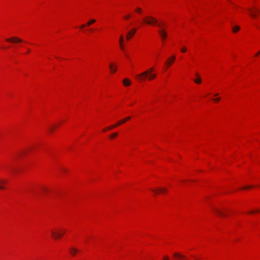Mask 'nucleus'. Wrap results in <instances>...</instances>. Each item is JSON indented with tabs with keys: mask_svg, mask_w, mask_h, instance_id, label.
<instances>
[{
	"mask_svg": "<svg viewBox=\"0 0 260 260\" xmlns=\"http://www.w3.org/2000/svg\"><path fill=\"white\" fill-rule=\"evenodd\" d=\"M252 186H244L243 187H242L241 189H248V188H252Z\"/></svg>",
	"mask_w": 260,
	"mask_h": 260,
	"instance_id": "obj_26",
	"label": "nucleus"
},
{
	"mask_svg": "<svg viewBox=\"0 0 260 260\" xmlns=\"http://www.w3.org/2000/svg\"><path fill=\"white\" fill-rule=\"evenodd\" d=\"M63 171H66V169H63Z\"/></svg>",
	"mask_w": 260,
	"mask_h": 260,
	"instance_id": "obj_40",
	"label": "nucleus"
},
{
	"mask_svg": "<svg viewBox=\"0 0 260 260\" xmlns=\"http://www.w3.org/2000/svg\"><path fill=\"white\" fill-rule=\"evenodd\" d=\"M155 194H158V193H166L167 192V189L166 188H157L156 189H151Z\"/></svg>",
	"mask_w": 260,
	"mask_h": 260,
	"instance_id": "obj_7",
	"label": "nucleus"
},
{
	"mask_svg": "<svg viewBox=\"0 0 260 260\" xmlns=\"http://www.w3.org/2000/svg\"><path fill=\"white\" fill-rule=\"evenodd\" d=\"M249 11L250 12L249 14L252 18H255L257 16V13L259 12V10L258 9H249Z\"/></svg>",
	"mask_w": 260,
	"mask_h": 260,
	"instance_id": "obj_9",
	"label": "nucleus"
},
{
	"mask_svg": "<svg viewBox=\"0 0 260 260\" xmlns=\"http://www.w3.org/2000/svg\"><path fill=\"white\" fill-rule=\"evenodd\" d=\"M96 22V19H90L86 23V25L88 26H90L92 24Z\"/></svg>",
	"mask_w": 260,
	"mask_h": 260,
	"instance_id": "obj_15",
	"label": "nucleus"
},
{
	"mask_svg": "<svg viewBox=\"0 0 260 260\" xmlns=\"http://www.w3.org/2000/svg\"><path fill=\"white\" fill-rule=\"evenodd\" d=\"M130 34V32H128L127 34V39L128 40L129 39V35Z\"/></svg>",
	"mask_w": 260,
	"mask_h": 260,
	"instance_id": "obj_33",
	"label": "nucleus"
},
{
	"mask_svg": "<svg viewBox=\"0 0 260 260\" xmlns=\"http://www.w3.org/2000/svg\"><path fill=\"white\" fill-rule=\"evenodd\" d=\"M121 124L120 121L119 120L116 123H115L113 125H112V126H114V128Z\"/></svg>",
	"mask_w": 260,
	"mask_h": 260,
	"instance_id": "obj_24",
	"label": "nucleus"
},
{
	"mask_svg": "<svg viewBox=\"0 0 260 260\" xmlns=\"http://www.w3.org/2000/svg\"><path fill=\"white\" fill-rule=\"evenodd\" d=\"M117 136H118V133H113V134H112V135H110V138L112 139H114V138L116 137Z\"/></svg>",
	"mask_w": 260,
	"mask_h": 260,
	"instance_id": "obj_21",
	"label": "nucleus"
},
{
	"mask_svg": "<svg viewBox=\"0 0 260 260\" xmlns=\"http://www.w3.org/2000/svg\"><path fill=\"white\" fill-rule=\"evenodd\" d=\"M136 11L138 13H141L142 12V10L140 8H137L136 9Z\"/></svg>",
	"mask_w": 260,
	"mask_h": 260,
	"instance_id": "obj_28",
	"label": "nucleus"
},
{
	"mask_svg": "<svg viewBox=\"0 0 260 260\" xmlns=\"http://www.w3.org/2000/svg\"><path fill=\"white\" fill-rule=\"evenodd\" d=\"M215 212H216V213L219 215V216H225V214L222 211L218 209H215Z\"/></svg>",
	"mask_w": 260,
	"mask_h": 260,
	"instance_id": "obj_14",
	"label": "nucleus"
},
{
	"mask_svg": "<svg viewBox=\"0 0 260 260\" xmlns=\"http://www.w3.org/2000/svg\"><path fill=\"white\" fill-rule=\"evenodd\" d=\"M163 260H170V259H169V257L168 256H165L164 257Z\"/></svg>",
	"mask_w": 260,
	"mask_h": 260,
	"instance_id": "obj_30",
	"label": "nucleus"
},
{
	"mask_svg": "<svg viewBox=\"0 0 260 260\" xmlns=\"http://www.w3.org/2000/svg\"><path fill=\"white\" fill-rule=\"evenodd\" d=\"M7 181L5 179H0V189H5V185L7 183Z\"/></svg>",
	"mask_w": 260,
	"mask_h": 260,
	"instance_id": "obj_12",
	"label": "nucleus"
},
{
	"mask_svg": "<svg viewBox=\"0 0 260 260\" xmlns=\"http://www.w3.org/2000/svg\"><path fill=\"white\" fill-rule=\"evenodd\" d=\"M196 76L198 77V78L195 79L194 80V82L197 83V84H200L201 83V78L199 77V75L198 74H196Z\"/></svg>",
	"mask_w": 260,
	"mask_h": 260,
	"instance_id": "obj_18",
	"label": "nucleus"
},
{
	"mask_svg": "<svg viewBox=\"0 0 260 260\" xmlns=\"http://www.w3.org/2000/svg\"><path fill=\"white\" fill-rule=\"evenodd\" d=\"M6 41L8 42H11L12 43H21L23 42V40L22 39L16 37L8 38L6 40Z\"/></svg>",
	"mask_w": 260,
	"mask_h": 260,
	"instance_id": "obj_4",
	"label": "nucleus"
},
{
	"mask_svg": "<svg viewBox=\"0 0 260 260\" xmlns=\"http://www.w3.org/2000/svg\"><path fill=\"white\" fill-rule=\"evenodd\" d=\"M233 31L236 32L240 30V27L239 26H235L233 27Z\"/></svg>",
	"mask_w": 260,
	"mask_h": 260,
	"instance_id": "obj_20",
	"label": "nucleus"
},
{
	"mask_svg": "<svg viewBox=\"0 0 260 260\" xmlns=\"http://www.w3.org/2000/svg\"><path fill=\"white\" fill-rule=\"evenodd\" d=\"M119 46H120V49L122 51L125 57H128V51L125 49L124 39H123V37L122 36H120V38L119 39Z\"/></svg>",
	"mask_w": 260,
	"mask_h": 260,
	"instance_id": "obj_3",
	"label": "nucleus"
},
{
	"mask_svg": "<svg viewBox=\"0 0 260 260\" xmlns=\"http://www.w3.org/2000/svg\"><path fill=\"white\" fill-rule=\"evenodd\" d=\"M109 68L112 74H114L117 71V67L116 64L114 63L110 62L109 65Z\"/></svg>",
	"mask_w": 260,
	"mask_h": 260,
	"instance_id": "obj_6",
	"label": "nucleus"
},
{
	"mask_svg": "<svg viewBox=\"0 0 260 260\" xmlns=\"http://www.w3.org/2000/svg\"><path fill=\"white\" fill-rule=\"evenodd\" d=\"M176 58V57L175 55H173L170 58H168L167 60V61L166 62V64L169 67L172 64V63L173 62V61L175 60Z\"/></svg>",
	"mask_w": 260,
	"mask_h": 260,
	"instance_id": "obj_11",
	"label": "nucleus"
},
{
	"mask_svg": "<svg viewBox=\"0 0 260 260\" xmlns=\"http://www.w3.org/2000/svg\"><path fill=\"white\" fill-rule=\"evenodd\" d=\"M260 54V51L259 52H258V53H257L256 54H255V56H257V55H258V54Z\"/></svg>",
	"mask_w": 260,
	"mask_h": 260,
	"instance_id": "obj_34",
	"label": "nucleus"
},
{
	"mask_svg": "<svg viewBox=\"0 0 260 260\" xmlns=\"http://www.w3.org/2000/svg\"><path fill=\"white\" fill-rule=\"evenodd\" d=\"M42 189H43V190L44 191H45H45H47V189H46V188H44V187H43V188H42Z\"/></svg>",
	"mask_w": 260,
	"mask_h": 260,
	"instance_id": "obj_32",
	"label": "nucleus"
},
{
	"mask_svg": "<svg viewBox=\"0 0 260 260\" xmlns=\"http://www.w3.org/2000/svg\"><path fill=\"white\" fill-rule=\"evenodd\" d=\"M55 128V126L54 125H52V126H50L49 128H48V131L51 133L53 131L54 129Z\"/></svg>",
	"mask_w": 260,
	"mask_h": 260,
	"instance_id": "obj_22",
	"label": "nucleus"
},
{
	"mask_svg": "<svg viewBox=\"0 0 260 260\" xmlns=\"http://www.w3.org/2000/svg\"><path fill=\"white\" fill-rule=\"evenodd\" d=\"M181 51L182 52H185L186 51V49L185 47H183V48L181 49Z\"/></svg>",
	"mask_w": 260,
	"mask_h": 260,
	"instance_id": "obj_29",
	"label": "nucleus"
},
{
	"mask_svg": "<svg viewBox=\"0 0 260 260\" xmlns=\"http://www.w3.org/2000/svg\"><path fill=\"white\" fill-rule=\"evenodd\" d=\"M173 256L178 260H186L185 256L179 253H175L173 254Z\"/></svg>",
	"mask_w": 260,
	"mask_h": 260,
	"instance_id": "obj_10",
	"label": "nucleus"
},
{
	"mask_svg": "<svg viewBox=\"0 0 260 260\" xmlns=\"http://www.w3.org/2000/svg\"><path fill=\"white\" fill-rule=\"evenodd\" d=\"M129 119H130V117H127L123 118V119H122L121 120H120L119 121H120L121 124H122L125 123L126 121H128Z\"/></svg>",
	"mask_w": 260,
	"mask_h": 260,
	"instance_id": "obj_19",
	"label": "nucleus"
},
{
	"mask_svg": "<svg viewBox=\"0 0 260 260\" xmlns=\"http://www.w3.org/2000/svg\"><path fill=\"white\" fill-rule=\"evenodd\" d=\"M30 51V49H27V53H29Z\"/></svg>",
	"mask_w": 260,
	"mask_h": 260,
	"instance_id": "obj_35",
	"label": "nucleus"
},
{
	"mask_svg": "<svg viewBox=\"0 0 260 260\" xmlns=\"http://www.w3.org/2000/svg\"><path fill=\"white\" fill-rule=\"evenodd\" d=\"M136 31V29H131V37H132L133 35H134L135 34Z\"/></svg>",
	"mask_w": 260,
	"mask_h": 260,
	"instance_id": "obj_25",
	"label": "nucleus"
},
{
	"mask_svg": "<svg viewBox=\"0 0 260 260\" xmlns=\"http://www.w3.org/2000/svg\"><path fill=\"white\" fill-rule=\"evenodd\" d=\"M78 249L76 247H71L69 248V252L73 257L75 256L77 253L78 252Z\"/></svg>",
	"mask_w": 260,
	"mask_h": 260,
	"instance_id": "obj_8",
	"label": "nucleus"
},
{
	"mask_svg": "<svg viewBox=\"0 0 260 260\" xmlns=\"http://www.w3.org/2000/svg\"><path fill=\"white\" fill-rule=\"evenodd\" d=\"M159 34H160L161 39L162 40L165 39L167 37V32L163 30H159Z\"/></svg>",
	"mask_w": 260,
	"mask_h": 260,
	"instance_id": "obj_13",
	"label": "nucleus"
},
{
	"mask_svg": "<svg viewBox=\"0 0 260 260\" xmlns=\"http://www.w3.org/2000/svg\"><path fill=\"white\" fill-rule=\"evenodd\" d=\"M158 26H159V27H162V26H161L160 24H159V25H158Z\"/></svg>",
	"mask_w": 260,
	"mask_h": 260,
	"instance_id": "obj_38",
	"label": "nucleus"
},
{
	"mask_svg": "<svg viewBox=\"0 0 260 260\" xmlns=\"http://www.w3.org/2000/svg\"><path fill=\"white\" fill-rule=\"evenodd\" d=\"M123 84H124V86H128L130 85V81L127 78L126 79H124L123 80Z\"/></svg>",
	"mask_w": 260,
	"mask_h": 260,
	"instance_id": "obj_16",
	"label": "nucleus"
},
{
	"mask_svg": "<svg viewBox=\"0 0 260 260\" xmlns=\"http://www.w3.org/2000/svg\"><path fill=\"white\" fill-rule=\"evenodd\" d=\"M125 19H128V16H126V17H125Z\"/></svg>",
	"mask_w": 260,
	"mask_h": 260,
	"instance_id": "obj_37",
	"label": "nucleus"
},
{
	"mask_svg": "<svg viewBox=\"0 0 260 260\" xmlns=\"http://www.w3.org/2000/svg\"><path fill=\"white\" fill-rule=\"evenodd\" d=\"M144 21L145 23L148 24H156L157 21L154 18L151 17H147L144 19Z\"/></svg>",
	"mask_w": 260,
	"mask_h": 260,
	"instance_id": "obj_5",
	"label": "nucleus"
},
{
	"mask_svg": "<svg viewBox=\"0 0 260 260\" xmlns=\"http://www.w3.org/2000/svg\"><path fill=\"white\" fill-rule=\"evenodd\" d=\"M121 124L120 121L119 120L116 123H115L113 125H112V126H114V128Z\"/></svg>",
	"mask_w": 260,
	"mask_h": 260,
	"instance_id": "obj_23",
	"label": "nucleus"
},
{
	"mask_svg": "<svg viewBox=\"0 0 260 260\" xmlns=\"http://www.w3.org/2000/svg\"><path fill=\"white\" fill-rule=\"evenodd\" d=\"M153 68H150L148 70L146 71L141 74L137 75L136 78L139 81H144L147 77L148 78L149 80H152L156 77V75L151 74V72L153 71Z\"/></svg>",
	"mask_w": 260,
	"mask_h": 260,
	"instance_id": "obj_2",
	"label": "nucleus"
},
{
	"mask_svg": "<svg viewBox=\"0 0 260 260\" xmlns=\"http://www.w3.org/2000/svg\"><path fill=\"white\" fill-rule=\"evenodd\" d=\"M220 100V98H218L217 99H213V101H214L215 102H217V101H219Z\"/></svg>",
	"mask_w": 260,
	"mask_h": 260,
	"instance_id": "obj_31",
	"label": "nucleus"
},
{
	"mask_svg": "<svg viewBox=\"0 0 260 260\" xmlns=\"http://www.w3.org/2000/svg\"><path fill=\"white\" fill-rule=\"evenodd\" d=\"M218 95V93H215V94H214V95H215V96H217Z\"/></svg>",
	"mask_w": 260,
	"mask_h": 260,
	"instance_id": "obj_36",
	"label": "nucleus"
},
{
	"mask_svg": "<svg viewBox=\"0 0 260 260\" xmlns=\"http://www.w3.org/2000/svg\"><path fill=\"white\" fill-rule=\"evenodd\" d=\"M86 26H87V25H86V24H82V25L80 26V29H83V28H85Z\"/></svg>",
	"mask_w": 260,
	"mask_h": 260,
	"instance_id": "obj_27",
	"label": "nucleus"
},
{
	"mask_svg": "<svg viewBox=\"0 0 260 260\" xmlns=\"http://www.w3.org/2000/svg\"><path fill=\"white\" fill-rule=\"evenodd\" d=\"M67 230L62 227H58L51 230L50 232L53 239L55 240L61 239L66 234Z\"/></svg>",
	"mask_w": 260,
	"mask_h": 260,
	"instance_id": "obj_1",
	"label": "nucleus"
},
{
	"mask_svg": "<svg viewBox=\"0 0 260 260\" xmlns=\"http://www.w3.org/2000/svg\"><path fill=\"white\" fill-rule=\"evenodd\" d=\"M253 212H254L253 211H250V212H249V213H253Z\"/></svg>",
	"mask_w": 260,
	"mask_h": 260,
	"instance_id": "obj_39",
	"label": "nucleus"
},
{
	"mask_svg": "<svg viewBox=\"0 0 260 260\" xmlns=\"http://www.w3.org/2000/svg\"><path fill=\"white\" fill-rule=\"evenodd\" d=\"M114 128V126H112V125H110V126H109L108 127H105L103 129V132H106L108 131H109V130H111V129H112Z\"/></svg>",
	"mask_w": 260,
	"mask_h": 260,
	"instance_id": "obj_17",
	"label": "nucleus"
}]
</instances>
